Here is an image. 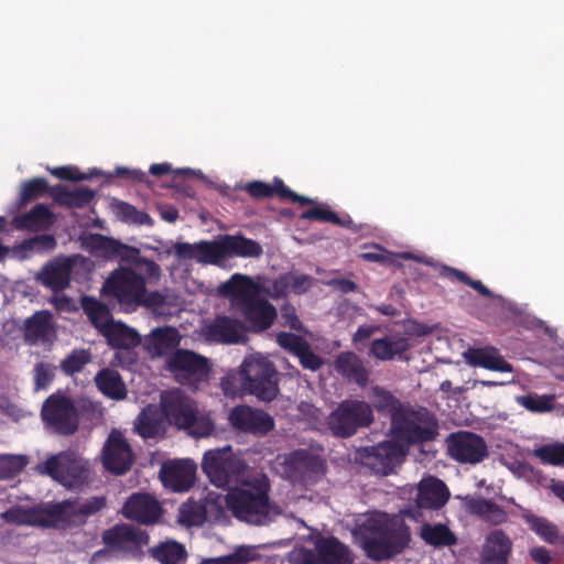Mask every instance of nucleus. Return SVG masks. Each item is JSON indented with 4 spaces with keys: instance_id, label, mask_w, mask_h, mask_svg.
I'll list each match as a JSON object with an SVG mask.
<instances>
[{
    "instance_id": "1",
    "label": "nucleus",
    "mask_w": 564,
    "mask_h": 564,
    "mask_svg": "<svg viewBox=\"0 0 564 564\" xmlns=\"http://www.w3.org/2000/svg\"><path fill=\"white\" fill-rule=\"evenodd\" d=\"M106 505L104 496H94L84 501L79 498H68L33 507H11L0 517L9 524L70 530L86 524L88 518L98 513Z\"/></svg>"
},
{
    "instance_id": "2",
    "label": "nucleus",
    "mask_w": 564,
    "mask_h": 564,
    "mask_svg": "<svg viewBox=\"0 0 564 564\" xmlns=\"http://www.w3.org/2000/svg\"><path fill=\"white\" fill-rule=\"evenodd\" d=\"M369 558L382 561L400 554L411 541L409 525L397 517L377 513L367 517L354 531Z\"/></svg>"
},
{
    "instance_id": "3",
    "label": "nucleus",
    "mask_w": 564,
    "mask_h": 564,
    "mask_svg": "<svg viewBox=\"0 0 564 564\" xmlns=\"http://www.w3.org/2000/svg\"><path fill=\"white\" fill-rule=\"evenodd\" d=\"M270 481L265 475L250 481H243L240 486L228 489L225 503L240 522L252 525H264L279 513L270 499Z\"/></svg>"
},
{
    "instance_id": "4",
    "label": "nucleus",
    "mask_w": 564,
    "mask_h": 564,
    "mask_svg": "<svg viewBox=\"0 0 564 564\" xmlns=\"http://www.w3.org/2000/svg\"><path fill=\"white\" fill-rule=\"evenodd\" d=\"M220 295L231 297L234 305L243 316L253 333L271 327L275 317V307L262 297L253 288L249 276L236 273L218 288Z\"/></svg>"
},
{
    "instance_id": "5",
    "label": "nucleus",
    "mask_w": 564,
    "mask_h": 564,
    "mask_svg": "<svg viewBox=\"0 0 564 564\" xmlns=\"http://www.w3.org/2000/svg\"><path fill=\"white\" fill-rule=\"evenodd\" d=\"M394 440L408 451L410 445L434 441L438 435V422L426 408L405 406L393 416L391 423Z\"/></svg>"
},
{
    "instance_id": "6",
    "label": "nucleus",
    "mask_w": 564,
    "mask_h": 564,
    "mask_svg": "<svg viewBox=\"0 0 564 564\" xmlns=\"http://www.w3.org/2000/svg\"><path fill=\"white\" fill-rule=\"evenodd\" d=\"M410 502L403 514L416 522L438 514L451 499L447 485L435 476L423 477L410 491Z\"/></svg>"
},
{
    "instance_id": "7",
    "label": "nucleus",
    "mask_w": 564,
    "mask_h": 564,
    "mask_svg": "<svg viewBox=\"0 0 564 564\" xmlns=\"http://www.w3.org/2000/svg\"><path fill=\"white\" fill-rule=\"evenodd\" d=\"M247 393L263 402L273 401L279 392V372L275 365L261 354H251L241 362Z\"/></svg>"
},
{
    "instance_id": "8",
    "label": "nucleus",
    "mask_w": 564,
    "mask_h": 564,
    "mask_svg": "<svg viewBox=\"0 0 564 564\" xmlns=\"http://www.w3.org/2000/svg\"><path fill=\"white\" fill-rule=\"evenodd\" d=\"M145 291L147 281L143 274L124 265L111 271L101 286V294L116 301L126 311L135 310Z\"/></svg>"
},
{
    "instance_id": "9",
    "label": "nucleus",
    "mask_w": 564,
    "mask_h": 564,
    "mask_svg": "<svg viewBox=\"0 0 564 564\" xmlns=\"http://www.w3.org/2000/svg\"><path fill=\"white\" fill-rule=\"evenodd\" d=\"M373 411L369 403L358 399L341 401L326 419L327 429L338 438H348L358 430L372 424Z\"/></svg>"
},
{
    "instance_id": "10",
    "label": "nucleus",
    "mask_w": 564,
    "mask_h": 564,
    "mask_svg": "<svg viewBox=\"0 0 564 564\" xmlns=\"http://www.w3.org/2000/svg\"><path fill=\"white\" fill-rule=\"evenodd\" d=\"M202 469L213 485L225 488L245 476L247 465L232 453L230 446H226L207 451L203 456Z\"/></svg>"
},
{
    "instance_id": "11",
    "label": "nucleus",
    "mask_w": 564,
    "mask_h": 564,
    "mask_svg": "<svg viewBox=\"0 0 564 564\" xmlns=\"http://www.w3.org/2000/svg\"><path fill=\"white\" fill-rule=\"evenodd\" d=\"M41 417L45 426L55 434L69 436L77 432L79 415L75 402L63 393H53L41 409Z\"/></svg>"
},
{
    "instance_id": "12",
    "label": "nucleus",
    "mask_w": 564,
    "mask_h": 564,
    "mask_svg": "<svg viewBox=\"0 0 564 564\" xmlns=\"http://www.w3.org/2000/svg\"><path fill=\"white\" fill-rule=\"evenodd\" d=\"M166 366L181 384L192 389L207 382L212 371L208 358L188 349H176L166 359Z\"/></svg>"
},
{
    "instance_id": "13",
    "label": "nucleus",
    "mask_w": 564,
    "mask_h": 564,
    "mask_svg": "<svg viewBox=\"0 0 564 564\" xmlns=\"http://www.w3.org/2000/svg\"><path fill=\"white\" fill-rule=\"evenodd\" d=\"M101 541L112 552L139 558L143 555V547L149 544L150 536L147 531L132 524L118 523L102 532Z\"/></svg>"
},
{
    "instance_id": "14",
    "label": "nucleus",
    "mask_w": 564,
    "mask_h": 564,
    "mask_svg": "<svg viewBox=\"0 0 564 564\" xmlns=\"http://www.w3.org/2000/svg\"><path fill=\"white\" fill-rule=\"evenodd\" d=\"M91 246L108 258H117L121 261L131 262L135 269L144 272L149 278L159 279L160 265L148 258L140 256V250L135 247L124 245L113 238L102 235L91 237Z\"/></svg>"
},
{
    "instance_id": "15",
    "label": "nucleus",
    "mask_w": 564,
    "mask_h": 564,
    "mask_svg": "<svg viewBox=\"0 0 564 564\" xmlns=\"http://www.w3.org/2000/svg\"><path fill=\"white\" fill-rule=\"evenodd\" d=\"M405 454V448L394 440L361 447L357 451V458L375 474L387 476L394 471Z\"/></svg>"
},
{
    "instance_id": "16",
    "label": "nucleus",
    "mask_w": 564,
    "mask_h": 564,
    "mask_svg": "<svg viewBox=\"0 0 564 564\" xmlns=\"http://www.w3.org/2000/svg\"><path fill=\"white\" fill-rule=\"evenodd\" d=\"M448 456L459 464L476 465L488 456L485 440L470 431L451 433L445 440Z\"/></svg>"
},
{
    "instance_id": "17",
    "label": "nucleus",
    "mask_w": 564,
    "mask_h": 564,
    "mask_svg": "<svg viewBox=\"0 0 564 564\" xmlns=\"http://www.w3.org/2000/svg\"><path fill=\"white\" fill-rule=\"evenodd\" d=\"M284 473L293 484L308 486L324 473V464L305 451H294L284 460Z\"/></svg>"
},
{
    "instance_id": "18",
    "label": "nucleus",
    "mask_w": 564,
    "mask_h": 564,
    "mask_svg": "<svg viewBox=\"0 0 564 564\" xmlns=\"http://www.w3.org/2000/svg\"><path fill=\"white\" fill-rule=\"evenodd\" d=\"M39 469L67 488L79 486L87 478L85 466L66 454L47 458L42 465H39Z\"/></svg>"
},
{
    "instance_id": "19",
    "label": "nucleus",
    "mask_w": 564,
    "mask_h": 564,
    "mask_svg": "<svg viewBox=\"0 0 564 564\" xmlns=\"http://www.w3.org/2000/svg\"><path fill=\"white\" fill-rule=\"evenodd\" d=\"M133 463L134 454L130 444L120 431L112 430L102 448L105 468L115 475H123L131 469Z\"/></svg>"
},
{
    "instance_id": "20",
    "label": "nucleus",
    "mask_w": 564,
    "mask_h": 564,
    "mask_svg": "<svg viewBox=\"0 0 564 564\" xmlns=\"http://www.w3.org/2000/svg\"><path fill=\"white\" fill-rule=\"evenodd\" d=\"M160 410L165 421L178 429L189 427L195 420V403L181 390H172L161 395Z\"/></svg>"
},
{
    "instance_id": "21",
    "label": "nucleus",
    "mask_w": 564,
    "mask_h": 564,
    "mask_svg": "<svg viewBox=\"0 0 564 564\" xmlns=\"http://www.w3.org/2000/svg\"><path fill=\"white\" fill-rule=\"evenodd\" d=\"M228 419L235 430L253 435H264L274 429L271 415L249 405L234 406Z\"/></svg>"
},
{
    "instance_id": "22",
    "label": "nucleus",
    "mask_w": 564,
    "mask_h": 564,
    "mask_svg": "<svg viewBox=\"0 0 564 564\" xmlns=\"http://www.w3.org/2000/svg\"><path fill=\"white\" fill-rule=\"evenodd\" d=\"M124 518L137 523L150 525L159 521L162 516L160 502L150 494H132L122 507Z\"/></svg>"
},
{
    "instance_id": "23",
    "label": "nucleus",
    "mask_w": 564,
    "mask_h": 564,
    "mask_svg": "<svg viewBox=\"0 0 564 564\" xmlns=\"http://www.w3.org/2000/svg\"><path fill=\"white\" fill-rule=\"evenodd\" d=\"M160 478L166 488L175 492L188 491L196 479V465L191 459H181L162 465Z\"/></svg>"
},
{
    "instance_id": "24",
    "label": "nucleus",
    "mask_w": 564,
    "mask_h": 564,
    "mask_svg": "<svg viewBox=\"0 0 564 564\" xmlns=\"http://www.w3.org/2000/svg\"><path fill=\"white\" fill-rule=\"evenodd\" d=\"M252 198L263 199L273 196H278L281 200H290L297 203L302 206L313 205L315 200L290 189L280 177L273 178V184H269L262 181H252L247 183L243 187Z\"/></svg>"
},
{
    "instance_id": "25",
    "label": "nucleus",
    "mask_w": 564,
    "mask_h": 564,
    "mask_svg": "<svg viewBox=\"0 0 564 564\" xmlns=\"http://www.w3.org/2000/svg\"><path fill=\"white\" fill-rule=\"evenodd\" d=\"M513 543L501 529L490 531L484 541L480 552L482 564H508Z\"/></svg>"
},
{
    "instance_id": "26",
    "label": "nucleus",
    "mask_w": 564,
    "mask_h": 564,
    "mask_svg": "<svg viewBox=\"0 0 564 564\" xmlns=\"http://www.w3.org/2000/svg\"><path fill=\"white\" fill-rule=\"evenodd\" d=\"M219 263L232 257L257 258L262 254L259 242L242 235H225L217 240Z\"/></svg>"
},
{
    "instance_id": "27",
    "label": "nucleus",
    "mask_w": 564,
    "mask_h": 564,
    "mask_svg": "<svg viewBox=\"0 0 564 564\" xmlns=\"http://www.w3.org/2000/svg\"><path fill=\"white\" fill-rule=\"evenodd\" d=\"M172 251L182 261L195 260L199 263H219L217 240H202L195 243L175 242Z\"/></svg>"
},
{
    "instance_id": "28",
    "label": "nucleus",
    "mask_w": 564,
    "mask_h": 564,
    "mask_svg": "<svg viewBox=\"0 0 564 564\" xmlns=\"http://www.w3.org/2000/svg\"><path fill=\"white\" fill-rule=\"evenodd\" d=\"M242 323L229 316H216L206 327L208 339L223 344H237L246 338Z\"/></svg>"
},
{
    "instance_id": "29",
    "label": "nucleus",
    "mask_w": 564,
    "mask_h": 564,
    "mask_svg": "<svg viewBox=\"0 0 564 564\" xmlns=\"http://www.w3.org/2000/svg\"><path fill=\"white\" fill-rule=\"evenodd\" d=\"M134 432L144 440L162 437L165 434V419L160 406H144L134 420Z\"/></svg>"
},
{
    "instance_id": "30",
    "label": "nucleus",
    "mask_w": 564,
    "mask_h": 564,
    "mask_svg": "<svg viewBox=\"0 0 564 564\" xmlns=\"http://www.w3.org/2000/svg\"><path fill=\"white\" fill-rule=\"evenodd\" d=\"M410 348V340L404 336H384L371 341L369 355L380 361H390L394 358L403 360L404 354Z\"/></svg>"
},
{
    "instance_id": "31",
    "label": "nucleus",
    "mask_w": 564,
    "mask_h": 564,
    "mask_svg": "<svg viewBox=\"0 0 564 564\" xmlns=\"http://www.w3.org/2000/svg\"><path fill=\"white\" fill-rule=\"evenodd\" d=\"M465 508L469 514L492 527L501 525L508 521V513L502 507L482 497L466 499Z\"/></svg>"
},
{
    "instance_id": "32",
    "label": "nucleus",
    "mask_w": 564,
    "mask_h": 564,
    "mask_svg": "<svg viewBox=\"0 0 564 564\" xmlns=\"http://www.w3.org/2000/svg\"><path fill=\"white\" fill-rule=\"evenodd\" d=\"M73 265V261L68 258L51 262L43 267L39 274V280L52 291H63L69 286Z\"/></svg>"
},
{
    "instance_id": "33",
    "label": "nucleus",
    "mask_w": 564,
    "mask_h": 564,
    "mask_svg": "<svg viewBox=\"0 0 564 564\" xmlns=\"http://www.w3.org/2000/svg\"><path fill=\"white\" fill-rule=\"evenodd\" d=\"M336 371L350 382L360 387H366L369 381V371L364 366L362 360L352 351H346L338 355L335 360Z\"/></svg>"
},
{
    "instance_id": "34",
    "label": "nucleus",
    "mask_w": 564,
    "mask_h": 564,
    "mask_svg": "<svg viewBox=\"0 0 564 564\" xmlns=\"http://www.w3.org/2000/svg\"><path fill=\"white\" fill-rule=\"evenodd\" d=\"M321 564H351V552L335 536L321 538L315 543Z\"/></svg>"
},
{
    "instance_id": "35",
    "label": "nucleus",
    "mask_w": 564,
    "mask_h": 564,
    "mask_svg": "<svg viewBox=\"0 0 564 564\" xmlns=\"http://www.w3.org/2000/svg\"><path fill=\"white\" fill-rule=\"evenodd\" d=\"M468 362L475 367H481L492 371L512 372L513 367L495 347L474 348L466 354Z\"/></svg>"
},
{
    "instance_id": "36",
    "label": "nucleus",
    "mask_w": 564,
    "mask_h": 564,
    "mask_svg": "<svg viewBox=\"0 0 564 564\" xmlns=\"http://www.w3.org/2000/svg\"><path fill=\"white\" fill-rule=\"evenodd\" d=\"M54 202L67 208H84L95 198V192L88 187L68 189L64 185H56L51 189Z\"/></svg>"
},
{
    "instance_id": "37",
    "label": "nucleus",
    "mask_w": 564,
    "mask_h": 564,
    "mask_svg": "<svg viewBox=\"0 0 564 564\" xmlns=\"http://www.w3.org/2000/svg\"><path fill=\"white\" fill-rule=\"evenodd\" d=\"M115 349L135 348L141 344V336L122 322L113 321L101 334Z\"/></svg>"
},
{
    "instance_id": "38",
    "label": "nucleus",
    "mask_w": 564,
    "mask_h": 564,
    "mask_svg": "<svg viewBox=\"0 0 564 564\" xmlns=\"http://www.w3.org/2000/svg\"><path fill=\"white\" fill-rule=\"evenodd\" d=\"M419 535L425 544L435 549L451 547L457 544L456 534L445 523L423 522Z\"/></svg>"
},
{
    "instance_id": "39",
    "label": "nucleus",
    "mask_w": 564,
    "mask_h": 564,
    "mask_svg": "<svg viewBox=\"0 0 564 564\" xmlns=\"http://www.w3.org/2000/svg\"><path fill=\"white\" fill-rule=\"evenodd\" d=\"M95 383L104 395L112 400L127 398V387L116 370L109 368L99 370L95 376Z\"/></svg>"
},
{
    "instance_id": "40",
    "label": "nucleus",
    "mask_w": 564,
    "mask_h": 564,
    "mask_svg": "<svg viewBox=\"0 0 564 564\" xmlns=\"http://www.w3.org/2000/svg\"><path fill=\"white\" fill-rule=\"evenodd\" d=\"M80 305L90 323L100 334L113 322L109 307L96 297L85 295L80 300Z\"/></svg>"
},
{
    "instance_id": "41",
    "label": "nucleus",
    "mask_w": 564,
    "mask_h": 564,
    "mask_svg": "<svg viewBox=\"0 0 564 564\" xmlns=\"http://www.w3.org/2000/svg\"><path fill=\"white\" fill-rule=\"evenodd\" d=\"M181 341L180 333L174 327H158L152 330L149 345L158 356H163L177 348Z\"/></svg>"
},
{
    "instance_id": "42",
    "label": "nucleus",
    "mask_w": 564,
    "mask_h": 564,
    "mask_svg": "<svg viewBox=\"0 0 564 564\" xmlns=\"http://www.w3.org/2000/svg\"><path fill=\"white\" fill-rule=\"evenodd\" d=\"M52 315L47 311L35 312L24 323V336L30 343L45 340L52 329Z\"/></svg>"
},
{
    "instance_id": "43",
    "label": "nucleus",
    "mask_w": 564,
    "mask_h": 564,
    "mask_svg": "<svg viewBox=\"0 0 564 564\" xmlns=\"http://www.w3.org/2000/svg\"><path fill=\"white\" fill-rule=\"evenodd\" d=\"M150 553L161 564H184L186 561L185 547L175 541H166L151 547Z\"/></svg>"
},
{
    "instance_id": "44",
    "label": "nucleus",
    "mask_w": 564,
    "mask_h": 564,
    "mask_svg": "<svg viewBox=\"0 0 564 564\" xmlns=\"http://www.w3.org/2000/svg\"><path fill=\"white\" fill-rule=\"evenodd\" d=\"M52 213L44 204H37L30 212L15 218L19 229L39 230L51 223Z\"/></svg>"
},
{
    "instance_id": "45",
    "label": "nucleus",
    "mask_w": 564,
    "mask_h": 564,
    "mask_svg": "<svg viewBox=\"0 0 564 564\" xmlns=\"http://www.w3.org/2000/svg\"><path fill=\"white\" fill-rule=\"evenodd\" d=\"M523 519L529 528L545 542L551 544L560 542L562 536L557 527L547 519L531 513L524 514Z\"/></svg>"
},
{
    "instance_id": "46",
    "label": "nucleus",
    "mask_w": 564,
    "mask_h": 564,
    "mask_svg": "<svg viewBox=\"0 0 564 564\" xmlns=\"http://www.w3.org/2000/svg\"><path fill=\"white\" fill-rule=\"evenodd\" d=\"M51 189L48 182L44 177H34L25 181L21 186L19 195L20 206H25L47 193L51 194Z\"/></svg>"
},
{
    "instance_id": "47",
    "label": "nucleus",
    "mask_w": 564,
    "mask_h": 564,
    "mask_svg": "<svg viewBox=\"0 0 564 564\" xmlns=\"http://www.w3.org/2000/svg\"><path fill=\"white\" fill-rule=\"evenodd\" d=\"M373 406L378 412L393 416L405 408L391 392L382 388L376 387L373 389Z\"/></svg>"
},
{
    "instance_id": "48",
    "label": "nucleus",
    "mask_w": 564,
    "mask_h": 564,
    "mask_svg": "<svg viewBox=\"0 0 564 564\" xmlns=\"http://www.w3.org/2000/svg\"><path fill=\"white\" fill-rule=\"evenodd\" d=\"M220 387L224 394L229 398L248 394L241 365L237 370H230L225 375V377L221 379Z\"/></svg>"
},
{
    "instance_id": "49",
    "label": "nucleus",
    "mask_w": 564,
    "mask_h": 564,
    "mask_svg": "<svg viewBox=\"0 0 564 564\" xmlns=\"http://www.w3.org/2000/svg\"><path fill=\"white\" fill-rule=\"evenodd\" d=\"M91 361V354L87 349H74L62 361L61 370L66 376L80 372Z\"/></svg>"
},
{
    "instance_id": "50",
    "label": "nucleus",
    "mask_w": 564,
    "mask_h": 564,
    "mask_svg": "<svg viewBox=\"0 0 564 564\" xmlns=\"http://www.w3.org/2000/svg\"><path fill=\"white\" fill-rule=\"evenodd\" d=\"M440 273L444 278L456 279L460 283L473 288L485 297H494V293L486 285H484L480 280L471 279L466 272L462 270L448 265H443Z\"/></svg>"
},
{
    "instance_id": "51",
    "label": "nucleus",
    "mask_w": 564,
    "mask_h": 564,
    "mask_svg": "<svg viewBox=\"0 0 564 564\" xmlns=\"http://www.w3.org/2000/svg\"><path fill=\"white\" fill-rule=\"evenodd\" d=\"M116 214L120 220L127 224L148 226L153 224L149 214L138 210L133 205L126 202H118L116 204Z\"/></svg>"
},
{
    "instance_id": "52",
    "label": "nucleus",
    "mask_w": 564,
    "mask_h": 564,
    "mask_svg": "<svg viewBox=\"0 0 564 564\" xmlns=\"http://www.w3.org/2000/svg\"><path fill=\"white\" fill-rule=\"evenodd\" d=\"M28 459L24 455L0 456V479L10 480L17 477L26 466Z\"/></svg>"
},
{
    "instance_id": "53",
    "label": "nucleus",
    "mask_w": 564,
    "mask_h": 564,
    "mask_svg": "<svg viewBox=\"0 0 564 564\" xmlns=\"http://www.w3.org/2000/svg\"><path fill=\"white\" fill-rule=\"evenodd\" d=\"M300 218L303 220H316L321 223H330L339 226H346L345 221L341 220L334 210L324 204L308 208L300 215Z\"/></svg>"
},
{
    "instance_id": "54",
    "label": "nucleus",
    "mask_w": 564,
    "mask_h": 564,
    "mask_svg": "<svg viewBox=\"0 0 564 564\" xmlns=\"http://www.w3.org/2000/svg\"><path fill=\"white\" fill-rule=\"evenodd\" d=\"M534 455L543 464L563 465L564 464V443L543 445L534 451Z\"/></svg>"
},
{
    "instance_id": "55",
    "label": "nucleus",
    "mask_w": 564,
    "mask_h": 564,
    "mask_svg": "<svg viewBox=\"0 0 564 564\" xmlns=\"http://www.w3.org/2000/svg\"><path fill=\"white\" fill-rule=\"evenodd\" d=\"M553 395L528 394L521 398L520 404L534 413L549 412L554 408Z\"/></svg>"
},
{
    "instance_id": "56",
    "label": "nucleus",
    "mask_w": 564,
    "mask_h": 564,
    "mask_svg": "<svg viewBox=\"0 0 564 564\" xmlns=\"http://www.w3.org/2000/svg\"><path fill=\"white\" fill-rule=\"evenodd\" d=\"M284 286L289 288L294 294H303L307 292L314 282V278L307 274H286L281 279Z\"/></svg>"
},
{
    "instance_id": "57",
    "label": "nucleus",
    "mask_w": 564,
    "mask_h": 564,
    "mask_svg": "<svg viewBox=\"0 0 564 564\" xmlns=\"http://www.w3.org/2000/svg\"><path fill=\"white\" fill-rule=\"evenodd\" d=\"M276 343L292 355H296L308 341L301 335L288 332L276 334Z\"/></svg>"
},
{
    "instance_id": "58",
    "label": "nucleus",
    "mask_w": 564,
    "mask_h": 564,
    "mask_svg": "<svg viewBox=\"0 0 564 564\" xmlns=\"http://www.w3.org/2000/svg\"><path fill=\"white\" fill-rule=\"evenodd\" d=\"M50 172L52 175L64 181H84L90 178L91 176L101 174L100 171L94 170L90 172V175H87L85 173L79 172L78 169L73 166H58L50 170Z\"/></svg>"
},
{
    "instance_id": "59",
    "label": "nucleus",
    "mask_w": 564,
    "mask_h": 564,
    "mask_svg": "<svg viewBox=\"0 0 564 564\" xmlns=\"http://www.w3.org/2000/svg\"><path fill=\"white\" fill-rule=\"evenodd\" d=\"M295 357L299 358L300 364L304 369H308L311 371H317L324 364L323 358L312 350L310 343L305 344Z\"/></svg>"
},
{
    "instance_id": "60",
    "label": "nucleus",
    "mask_w": 564,
    "mask_h": 564,
    "mask_svg": "<svg viewBox=\"0 0 564 564\" xmlns=\"http://www.w3.org/2000/svg\"><path fill=\"white\" fill-rule=\"evenodd\" d=\"M55 368L47 362H37L34 368L35 389L47 388L54 379Z\"/></svg>"
},
{
    "instance_id": "61",
    "label": "nucleus",
    "mask_w": 564,
    "mask_h": 564,
    "mask_svg": "<svg viewBox=\"0 0 564 564\" xmlns=\"http://www.w3.org/2000/svg\"><path fill=\"white\" fill-rule=\"evenodd\" d=\"M291 564H321L319 554L317 551L301 547L290 553Z\"/></svg>"
},
{
    "instance_id": "62",
    "label": "nucleus",
    "mask_w": 564,
    "mask_h": 564,
    "mask_svg": "<svg viewBox=\"0 0 564 564\" xmlns=\"http://www.w3.org/2000/svg\"><path fill=\"white\" fill-rule=\"evenodd\" d=\"M186 430L197 437H206L213 433L214 424L209 419L198 416V412L196 410L194 423Z\"/></svg>"
},
{
    "instance_id": "63",
    "label": "nucleus",
    "mask_w": 564,
    "mask_h": 564,
    "mask_svg": "<svg viewBox=\"0 0 564 564\" xmlns=\"http://www.w3.org/2000/svg\"><path fill=\"white\" fill-rule=\"evenodd\" d=\"M165 304V295L160 291L148 292V290L143 293L142 297L138 302V307L144 306L148 308L160 307Z\"/></svg>"
},
{
    "instance_id": "64",
    "label": "nucleus",
    "mask_w": 564,
    "mask_h": 564,
    "mask_svg": "<svg viewBox=\"0 0 564 564\" xmlns=\"http://www.w3.org/2000/svg\"><path fill=\"white\" fill-rule=\"evenodd\" d=\"M133 349L134 348L117 349L115 354V360L119 366L130 367L138 361V354Z\"/></svg>"
}]
</instances>
